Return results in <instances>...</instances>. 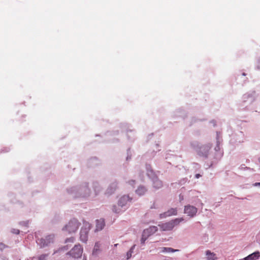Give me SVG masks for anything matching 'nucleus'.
<instances>
[{
    "mask_svg": "<svg viewBox=\"0 0 260 260\" xmlns=\"http://www.w3.org/2000/svg\"><path fill=\"white\" fill-rule=\"evenodd\" d=\"M74 240H75V239L73 237H71L69 239H67L66 241V242L68 243L69 242H70L73 243L74 241Z\"/></svg>",
    "mask_w": 260,
    "mask_h": 260,
    "instance_id": "obj_19",
    "label": "nucleus"
},
{
    "mask_svg": "<svg viewBox=\"0 0 260 260\" xmlns=\"http://www.w3.org/2000/svg\"><path fill=\"white\" fill-rule=\"evenodd\" d=\"M197 211V208L193 206L187 205L184 207V213L191 217L196 215Z\"/></svg>",
    "mask_w": 260,
    "mask_h": 260,
    "instance_id": "obj_5",
    "label": "nucleus"
},
{
    "mask_svg": "<svg viewBox=\"0 0 260 260\" xmlns=\"http://www.w3.org/2000/svg\"><path fill=\"white\" fill-rule=\"evenodd\" d=\"M206 254L208 260H216L217 258L215 253L211 252L210 250H207Z\"/></svg>",
    "mask_w": 260,
    "mask_h": 260,
    "instance_id": "obj_11",
    "label": "nucleus"
},
{
    "mask_svg": "<svg viewBox=\"0 0 260 260\" xmlns=\"http://www.w3.org/2000/svg\"><path fill=\"white\" fill-rule=\"evenodd\" d=\"M146 191V189L143 186H140L138 187V188L136 190V193L140 195H143Z\"/></svg>",
    "mask_w": 260,
    "mask_h": 260,
    "instance_id": "obj_14",
    "label": "nucleus"
},
{
    "mask_svg": "<svg viewBox=\"0 0 260 260\" xmlns=\"http://www.w3.org/2000/svg\"><path fill=\"white\" fill-rule=\"evenodd\" d=\"M37 242L38 243H39L40 245H41V246H44L45 245H48V244L50 242H45V239H40V240H38L37 241Z\"/></svg>",
    "mask_w": 260,
    "mask_h": 260,
    "instance_id": "obj_16",
    "label": "nucleus"
},
{
    "mask_svg": "<svg viewBox=\"0 0 260 260\" xmlns=\"http://www.w3.org/2000/svg\"><path fill=\"white\" fill-rule=\"evenodd\" d=\"M135 248V245H134L126 253V259H129L132 255V253L134 252V250Z\"/></svg>",
    "mask_w": 260,
    "mask_h": 260,
    "instance_id": "obj_15",
    "label": "nucleus"
},
{
    "mask_svg": "<svg viewBox=\"0 0 260 260\" xmlns=\"http://www.w3.org/2000/svg\"><path fill=\"white\" fill-rule=\"evenodd\" d=\"M83 252V249L80 245H77L70 251L69 254L74 258L80 257Z\"/></svg>",
    "mask_w": 260,
    "mask_h": 260,
    "instance_id": "obj_4",
    "label": "nucleus"
},
{
    "mask_svg": "<svg viewBox=\"0 0 260 260\" xmlns=\"http://www.w3.org/2000/svg\"><path fill=\"white\" fill-rule=\"evenodd\" d=\"M48 239H53V238H51L50 236H49L48 237L46 238L47 240H48Z\"/></svg>",
    "mask_w": 260,
    "mask_h": 260,
    "instance_id": "obj_26",
    "label": "nucleus"
},
{
    "mask_svg": "<svg viewBox=\"0 0 260 260\" xmlns=\"http://www.w3.org/2000/svg\"><path fill=\"white\" fill-rule=\"evenodd\" d=\"M101 244L97 242L95 244L94 248L92 250V254L93 255H97L100 251Z\"/></svg>",
    "mask_w": 260,
    "mask_h": 260,
    "instance_id": "obj_13",
    "label": "nucleus"
},
{
    "mask_svg": "<svg viewBox=\"0 0 260 260\" xmlns=\"http://www.w3.org/2000/svg\"><path fill=\"white\" fill-rule=\"evenodd\" d=\"M79 226V223L76 219L70 220L63 229V231H67L69 233H73L77 231Z\"/></svg>",
    "mask_w": 260,
    "mask_h": 260,
    "instance_id": "obj_2",
    "label": "nucleus"
},
{
    "mask_svg": "<svg viewBox=\"0 0 260 260\" xmlns=\"http://www.w3.org/2000/svg\"><path fill=\"white\" fill-rule=\"evenodd\" d=\"M148 238V237H147L146 236H145L144 234L143 233L142 234V238H141V244H144L145 241L147 240V239Z\"/></svg>",
    "mask_w": 260,
    "mask_h": 260,
    "instance_id": "obj_17",
    "label": "nucleus"
},
{
    "mask_svg": "<svg viewBox=\"0 0 260 260\" xmlns=\"http://www.w3.org/2000/svg\"><path fill=\"white\" fill-rule=\"evenodd\" d=\"M14 234H18L19 233V231L18 230H14L12 232Z\"/></svg>",
    "mask_w": 260,
    "mask_h": 260,
    "instance_id": "obj_21",
    "label": "nucleus"
},
{
    "mask_svg": "<svg viewBox=\"0 0 260 260\" xmlns=\"http://www.w3.org/2000/svg\"><path fill=\"white\" fill-rule=\"evenodd\" d=\"M200 174H196V178H199V177H200Z\"/></svg>",
    "mask_w": 260,
    "mask_h": 260,
    "instance_id": "obj_25",
    "label": "nucleus"
},
{
    "mask_svg": "<svg viewBox=\"0 0 260 260\" xmlns=\"http://www.w3.org/2000/svg\"><path fill=\"white\" fill-rule=\"evenodd\" d=\"M90 224L89 222H84L80 231V240L83 242H86L88 239V232L90 229Z\"/></svg>",
    "mask_w": 260,
    "mask_h": 260,
    "instance_id": "obj_3",
    "label": "nucleus"
},
{
    "mask_svg": "<svg viewBox=\"0 0 260 260\" xmlns=\"http://www.w3.org/2000/svg\"><path fill=\"white\" fill-rule=\"evenodd\" d=\"M177 214V210L176 208H171L167 212L160 215V218H165L172 215H176Z\"/></svg>",
    "mask_w": 260,
    "mask_h": 260,
    "instance_id": "obj_6",
    "label": "nucleus"
},
{
    "mask_svg": "<svg viewBox=\"0 0 260 260\" xmlns=\"http://www.w3.org/2000/svg\"><path fill=\"white\" fill-rule=\"evenodd\" d=\"M113 211L115 212V213H119L120 212V210H116L115 209V208H114L113 209Z\"/></svg>",
    "mask_w": 260,
    "mask_h": 260,
    "instance_id": "obj_22",
    "label": "nucleus"
},
{
    "mask_svg": "<svg viewBox=\"0 0 260 260\" xmlns=\"http://www.w3.org/2000/svg\"><path fill=\"white\" fill-rule=\"evenodd\" d=\"M259 257L260 252L257 251L244 257L243 260H257Z\"/></svg>",
    "mask_w": 260,
    "mask_h": 260,
    "instance_id": "obj_9",
    "label": "nucleus"
},
{
    "mask_svg": "<svg viewBox=\"0 0 260 260\" xmlns=\"http://www.w3.org/2000/svg\"><path fill=\"white\" fill-rule=\"evenodd\" d=\"M117 245H118L117 244H116L114 245V246L116 247L117 246Z\"/></svg>",
    "mask_w": 260,
    "mask_h": 260,
    "instance_id": "obj_27",
    "label": "nucleus"
},
{
    "mask_svg": "<svg viewBox=\"0 0 260 260\" xmlns=\"http://www.w3.org/2000/svg\"><path fill=\"white\" fill-rule=\"evenodd\" d=\"M46 257H47V255L42 254L38 257V260H45Z\"/></svg>",
    "mask_w": 260,
    "mask_h": 260,
    "instance_id": "obj_18",
    "label": "nucleus"
},
{
    "mask_svg": "<svg viewBox=\"0 0 260 260\" xmlns=\"http://www.w3.org/2000/svg\"><path fill=\"white\" fill-rule=\"evenodd\" d=\"M5 247V245L3 244H0V248L1 249H2L3 248H4Z\"/></svg>",
    "mask_w": 260,
    "mask_h": 260,
    "instance_id": "obj_23",
    "label": "nucleus"
},
{
    "mask_svg": "<svg viewBox=\"0 0 260 260\" xmlns=\"http://www.w3.org/2000/svg\"><path fill=\"white\" fill-rule=\"evenodd\" d=\"M167 249V251L168 252H175V251H178V250H177V249H173L172 248H168Z\"/></svg>",
    "mask_w": 260,
    "mask_h": 260,
    "instance_id": "obj_20",
    "label": "nucleus"
},
{
    "mask_svg": "<svg viewBox=\"0 0 260 260\" xmlns=\"http://www.w3.org/2000/svg\"><path fill=\"white\" fill-rule=\"evenodd\" d=\"M153 187L155 188H159L162 186V182L157 178L154 179L153 181Z\"/></svg>",
    "mask_w": 260,
    "mask_h": 260,
    "instance_id": "obj_12",
    "label": "nucleus"
},
{
    "mask_svg": "<svg viewBox=\"0 0 260 260\" xmlns=\"http://www.w3.org/2000/svg\"><path fill=\"white\" fill-rule=\"evenodd\" d=\"M254 186H260V182L259 183H255L254 184Z\"/></svg>",
    "mask_w": 260,
    "mask_h": 260,
    "instance_id": "obj_24",
    "label": "nucleus"
},
{
    "mask_svg": "<svg viewBox=\"0 0 260 260\" xmlns=\"http://www.w3.org/2000/svg\"><path fill=\"white\" fill-rule=\"evenodd\" d=\"M183 220L184 219L183 218H176L168 222H166L159 225V226L162 231H171L174 228L175 226L178 225L180 222L183 221Z\"/></svg>",
    "mask_w": 260,
    "mask_h": 260,
    "instance_id": "obj_1",
    "label": "nucleus"
},
{
    "mask_svg": "<svg viewBox=\"0 0 260 260\" xmlns=\"http://www.w3.org/2000/svg\"><path fill=\"white\" fill-rule=\"evenodd\" d=\"M157 231V228L155 226H150L148 229L144 230L143 233L145 236L149 237L151 235L155 233Z\"/></svg>",
    "mask_w": 260,
    "mask_h": 260,
    "instance_id": "obj_7",
    "label": "nucleus"
},
{
    "mask_svg": "<svg viewBox=\"0 0 260 260\" xmlns=\"http://www.w3.org/2000/svg\"><path fill=\"white\" fill-rule=\"evenodd\" d=\"M105 226V222L103 219L96 220V229L95 231L102 230Z\"/></svg>",
    "mask_w": 260,
    "mask_h": 260,
    "instance_id": "obj_10",
    "label": "nucleus"
},
{
    "mask_svg": "<svg viewBox=\"0 0 260 260\" xmlns=\"http://www.w3.org/2000/svg\"><path fill=\"white\" fill-rule=\"evenodd\" d=\"M131 200V199L128 196H123L120 199L118 202V206L123 207L126 206Z\"/></svg>",
    "mask_w": 260,
    "mask_h": 260,
    "instance_id": "obj_8",
    "label": "nucleus"
}]
</instances>
